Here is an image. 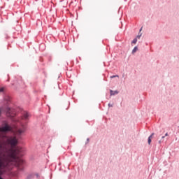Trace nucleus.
<instances>
[{
	"label": "nucleus",
	"instance_id": "39448f33",
	"mask_svg": "<svg viewBox=\"0 0 179 179\" xmlns=\"http://www.w3.org/2000/svg\"><path fill=\"white\" fill-rule=\"evenodd\" d=\"M153 135H155V133H152V134L148 137V145H150V143H152V138L153 137Z\"/></svg>",
	"mask_w": 179,
	"mask_h": 179
},
{
	"label": "nucleus",
	"instance_id": "2eb2a0df",
	"mask_svg": "<svg viewBox=\"0 0 179 179\" xmlns=\"http://www.w3.org/2000/svg\"><path fill=\"white\" fill-rule=\"evenodd\" d=\"M164 136H169V133H166Z\"/></svg>",
	"mask_w": 179,
	"mask_h": 179
},
{
	"label": "nucleus",
	"instance_id": "dca6fc26",
	"mask_svg": "<svg viewBox=\"0 0 179 179\" xmlns=\"http://www.w3.org/2000/svg\"><path fill=\"white\" fill-rule=\"evenodd\" d=\"M164 138H166V136H163L162 137V139H164Z\"/></svg>",
	"mask_w": 179,
	"mask_h": 179
},
{
	"label": "nucleus",
	"instance_id": "f8f14e48",
	"mask_svg": "<svg viewBox=\"0 0 179 179\" xmlns=\"http://www.w3.org/2000/svg\"><path fill=\"white\" fill-rule=\"evenodd\" d=\"M113 106H114V105H113V103H109L108 104V107H113Z\"/></svg>",
	"mask_w": 179,
	"mask_h": 179
},
{
	"label": "nucleus",
	"instance_id": "0eeeda50",
	"mask_svg": "<svg viewBox=\"0 0 179 179\" xmlns=\"http://www.w3.org/2000/svg\"><path fill=\"white\" fill-rule=\"evenodd\" d=\"M137 50H138V47L137 46L134 47V48L132 50V54H135Z\"/></svg>",
	"mask_w": 179,
	"mask_h": 179
},
{
	"label": "nucleus",
	"instance_id": "9b49d317",
	"mask_svg": "<svg viewBox=\"0 0 179 179\" xmlns=\"http://www.w3.org/2000/svg\"><path fill=\"white\" fill-rule=\"evenodd\" d=\"M90 142V139L87 138V141H86L85 144L87 145V143H89Z\"/></svg>",
	"mask_w": 179,
	"mask_h": 179
},
{
	"label": "nucleus",
	"instance_id": "6e6552de",
	"mask_svg": "<svg viewBox=\"0 0 179 179\" xmlns=\"http://www.w3.org/2000/svg\"><path fill=\"white\" fill-rule=\"evenodd\" d=\"M136 43H138V38H135L132 42H131V44H135Z\"/></svg>",
	"mask_w": 179,
	"mask_h": 179
},
{
	"label": "nucleus",
	"instance_id": "a211bd4d",
	"mask_svg": "<svg viewBox=\"0 0 179 179\" xmlns=\"http://www.w3.org/2000/svg\"><path fill=\"white\" fill-rule=\"evenodd\" d=\"M20 134H22V131H20Z\"/></svg>",
	"mask_w": 179,
	"mask_h": 179
},
{
	"label": "nucleus",
	"instance_id": "f03ea898",
	"mask_svg": "<svg viewBox=\"0 0 179 179\" xmlns=\"http://www.w3.org/2000/svg\"><path fill=\"white\" fill-rule=\"evenodd\" d=\"M0 131H1L2 134H8V132L12 131V126H10L8 122L4 121L0 127Z\"/></svg>",
	"mask_w": 179,
	"mask_h": 179
},
{
	"label": "nucleus",
	"instance_id": "423d86ee",
	"mask_svg": "<svg viewBox=\"0 0 179 179\" xmlns=\"http://www.w3.org/2000/svg\"><path fill=\"white\" fill-rule=\"evenodd\" d=\"M10 110H12V108L8 106L6 108V111H7L8 114H10Z\"/></svg>",
	"mask_w": 179,
	"mask_h": 179
},
{
	"label": "nucleus",
	"instance_id": "1a4fd4ad",
	"mask_svg": "<svg viewBox=\"0 0 179 179\" xmlns=\"http://www.w3.org/2000/svg\"><path fill=\"white\" fill-rule=\"evenodd\" d=\"M5 92V88L4 87H1L0 88V93H3Z\"/></svg>",
	"mask_w": 179,
	"mask_h": 179
},
{
	"label": "nucleus",
	"instance_id": "9d476101",
	"mask_svg": "<svg viewBox=\"0 0 179 179\" xmlns=\"http://www.w3.org/2000/svg\"><path fill=\"white\" fill-rule=\"evenodd\" d=\"M33 178V175H29L27 176V179H31Z\"/></svg>",
	"mask_w": 179,
	"mask_h": 179
},
{
	"label": "nucleus",
	"instance_id": "f3484780",
	"mask_svg": "<svg viewBox=\"0 0 179 179\" xmlns=\"http://www.w3.org/2000/svg\"><path fill=\"white\" fill-rule=\"evenodd\" d=\"M142 31V28L140 29V31Z\"/></svg>",
	"mask_w": 179,
	"mask_h": 179
},
{
	"label": "nucleus",
	"instance_id": "7ed1b4c3",
	"mask_svg": "<svg viewBox=\"0 0 179 179\" xmlns=\"http://www.w3.org/2000/svg\"><path fill=\"white\" fill-rule=\"evenodd\" d=\"M30 118V113L27 111H24L22 113V120L24 121H29V119Z\"/></svg>",
	"mask_w": 179,
	"mask_h": 179
},
{
	"label": "nucleus",
	"instance_id": "6ab92c4d",
	"mask_svg": "<svg viewBox=\"0 0 179 179\" xmlns=\"http://www.w3.org/2000/svg\"><path fill=\"white\" fill-rule=\"evenodd\" d=\"M44 45V44H42V45Z\"/></svg>",
	"mask_w": 179,
	"mask_h": 179
},
{
	"label": "nucleus",
	"instance_id": "4468645a",
	"mask_svg": "<svg viewBox=\"0 0 179 179\" xmlns=\"http://www.w3.org/2000/svg\"><path fill=\"white\" fill-rule=\"evenodd\" d=\"M142 36V34H141V35H138L137 36V38H141V36Z\"/></svg>",
	"mask_w": 179,
	"mask_h": 179
},
{
	"label": "nucleus",
	"instance_id": "20e7f679",
	"mask_svg": "<svg viewBox=\"0 0 179 179\" xmlns=\"http://www.w3.org/2000/svg\"><path fill=\"white\" fill-rule=\"evenodd\" d=\"M118 93H120L118 91L115 90L113 91L112 90H110V96H115V94H118Z\"/></svg>",
	"mask_w": 179,
	"mask_h": 179
},
{
	"label": "nucleus",
	"instance_id": "ddd939ff",
	"mask_svg": "<svg viewBox=\"0 0 179 179\" xmlns=\"http://www.w3.org/2000/svg\"><path fill=\"white\" fill-rule=\"evenodd\" d=\"M110 78H118V75H116V76H112Z\"/></svg>",
	"mask_w": 179,
	"mask_h": 179
},
{
	"label": "nucleus",
	"instance_id": "f257e3e1",
	"mask_svg": "<svg viewBox=\"0 0 179 179\" xmlns=\"http://www.w3.org/2000/svg\"><path fill=\"white\" fill-rule=\"evenodd\" d=\"M6 143L11 147V149L8 152L9 162L15 163L16 167H20V166L23 165L24 161L17 156L19 155V150L14 148H16L17 143H19L17 138H16V137H10L7 139Z\"/></svg>",
	"mask_w": 179,
	"mask_h": 179
}]
</instances>
